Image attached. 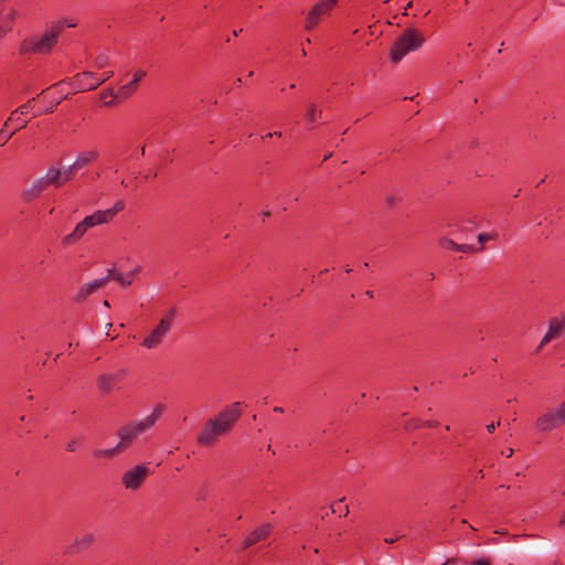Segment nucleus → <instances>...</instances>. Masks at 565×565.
I'll return each mask as SVG.
<instances>
[{
	"label": "nucleus",
	"mask_w": 565,
	"mask_h": 565,
	"mask_svg": "<svg viewBox=\"0 0 565 565\" xmlns=\"http://www.w3.org/2000/svg\"><path fill=\"white\" fill-rule=\"evenodd\" d=\"M321 110H318L315 105H311L307 111L306 118L309 122H315L321 117Z\"/></svg>",
	"instance_id": "obj_28"
},
{
	"label": "nucleus",
	"mask_w": 565,
	"mask_h": 565,
	"mask_svg": "<svg viewBox=\"0 0 565 565\" xmlns=\"http://www.w3.org/2000/svg\"><path fill=\"white\" fill-rule=\"evenodd\" d=\"M14 135V131H10L7 127L0 129V147L4 146Z\"/></svg>",
	"instance_id": "obj_29"
},
{
	"label": "nucleus",
	"mask_w": 565,
	"mask_h": 565,
	"mask_svg": "<svg viewBox=\"0 0 565 565\" xmlns=\"http://www.w3.org/2000/svg\"><path fill=\"white\" fill-rule=\"evenodd\" d=\"M104 306L108 308L109 307V302L107 300H105L104 301Z\"/></svg>",
	"instance_id": "obj_49"
},
{
	"label": "nucleus",
	"mask_w": 565,
	"mask_h": 565,
	"mask_svg": "<svg viewBox=\"0 0 565 565\" xmlns=\"http://www.w3.org/2000/svg\"><path fill=\"white\" fill-rule=\"evenodd\" d=\"M65 448H66L67 451L74 452L78 448L77 441L76 440L68 441L66 444Z\"/></svg>",
	"instance_id": "obj_35"
},
{
	"label": "nucleus",
	"mask_w": 565,
	"mask_h": 565,
	"mask_svg": "<svg viewBox=\"0 0 565 565\" xmlns=\"http://www.w3.org/2000/svg\"><path fill=\"white\" fill-rule=\"evenodd\" d=\"M273 529V524L268 522L254 529L245 536L242 543V550H246L258 542L265 541L271 534Z\"/></svg>",
	"instance_id": "obj_12"
},
{
	"label": "nucleus",
	"mask_w": 565,
	"mask_h": 565,
	"mask_svg": "<svg viewBox=\"0 0 565 565\" xmlns=\"http://www.w3.org/2000/svg\"><path fill=\"white\" fill-rule=\"evenodd\" d=\"M404 427L406 430H415L425 427V424L422 419L411 418L405 422Z\"/></svg>",
	"instance_id": "obj_27"
},
{
	"label": "nucleus",
	"mask_w": 565,
	"mask_h": 565,
	"mask_svg": "<svg viewBox=\"0 0 565 565\" xmlns=\"http://www.w3.org/2000/svg\"><path fill=\"white\" fill-rule=\"evenodd\" d=\"M425 38L415 28L406 29L392 44L390 56L393 63H398L408 53L415 52L423 46Z\"/></svg>",
	"instance_id": "obj_5"
},
{
	"label": "nucleus",
	"mask_w": 565,
	"mask_h": 565,
	"mask_svg": "<svg viewBox=\"0 0 565 565\" xmlns=\"http://www.w3.org/2000/svg\"><path fill=\"white\" fill-rule=\"evenodd\" d=\"M412 4H413V2H412V1H409V2L406 4V7H405V11H404V13H403L404 15H407V9H409V8L412 7Z\"/></svg>",
	"instance_id": "obj_41"
},
{
	"label": "nucleus",
	"mask_w": 565,
	"mask_h": 565,
	"mask_svg": "<svg viewBox=\"0 0 565 565\" xmlns=\"http://www.w3.org/2000/svg\"><path fill=\"white\" fill-rule=\"evenodd\" d=\"M239 417V403H234L224 408L206 422L196 437V443L203 447H212L233 428Z\"/></svg>",
	"instance_id": "obj_1"
},
{
	"label": "nucleus",
	"mask_w": 565,
	"mask_h": 565,
	"mask_svg": "<svg viewBox=\"0 0 565 565\" xmlns=\"http://www.w3.org/2000/svg\"><path fill=\"white\" fill-rule=\"evenodd\" d=\"M330 2H333L335 4L338 2V0H330Z\"/></svg>",
	"instance_id": "obj_50"
},
{
	"label": "nucleus",
	"mask_w": 565,
	"mask_h": 565,
	"mask_svg": "<svg viewBox=\"0 0 565 565\" xmlns=\"http://www.w3.org/2000/svg\"><path fill=\"white\" fill-rule=\"evenodd\" d=\"M565 332V316L562 315L561 317H555L550 320L548 328L543 337L540 348L544 344L548 343L550 341L559 338Z\"/></svg>",
	"instance_id": "obj_14"
},
{
	"label": "nucleus",
	"mask_w": 565,
	"mask_h": 565,
	"mask_svg": "<svg viewBox=\"0 0 565 565\" xmlns=\"http://www.w3.org/2000/svg\"><path fill=\"white\" fill-rule=\"evenodd\" d=\"M118 271L111 267L107 270V275L104 277V278H107V282L113 279V280H116V276H117Z\"/></svg>",
	"instance_id": "obj_34"
},
{
	"label": "nucleus",
	"mask_w": 565,
	"mask_h": 565,
	"mask_svg": "<svg viewBox=\"0 0 565 565\" xmlns=\"http://www.w3.org/2000/svg\"><path fill=\"white\" fill-rule=\"evenodd\" d=\"M104 104H105V106H110L113 104V100L105 102Z\"/></svg>",
	"instance_id": "obj_47"
},
{
	"label": "nucleus",
	"mask_w": 565,
	"mask_h": 565,
	"mask_svg": "<svg viewBox=\"0 0 565 565\" xmlns=\"http://www.w3.org/2000/svg\"><path fill=\"white\" fill-rule=\"evenodd\" d=\"M6 34L4 30L0 28V36H3Z\"/></svg>",
	"instance_id": "obj_48"
},
{
	"label": "nucleus",
	"mask_w": 565,
	"mask_h": 565,
	"mask_svg": "<svg viewBox=\"0 0 565 565\" xmlns=\"http://www.w3.org/2000/svg\"><path fill=\"white\" fill-rule=\"evenodd\" d=\"M61 93V96L56 98L55 100H52L45 108L44 111L46 114H51L54 111L55 107L65 98L68 96V92L64 93V89L61 92V89H57Z\"/></svg>",
	"instance_id": "obj_25"
},
{
	"label": "nucleus",
	"mask_w": 565,
	"mask_h": 565,
	"mask_svg": "<svg viewBox=\"0 0 565 565\" xmlns=\"http://www.w3.org/2000/svg\"><path fill=\"white\" fill-rule=\"evenodd\" d=\"M29 119L24 115L20 114L18 109H13L10 116L3 122L4 127L14 131V134L26 127Z\"/></svg>",
	"instance_id": "obj_20"
},
{
	"label": "nucleus",
	"mask_w": 565,
	"mask_h": 565,
	"mask_svg": "<svg viewBox=\"0 0 565 565\" xmlns=\"http://www.w3.org/2000/svg\"><path fill=\"white\" fill-rule=\"evenodd\" d=\"M70 86L74 93L93 90L98 87L97 74L85 71L77 73L71 79H63L54 84L53 88L63 90L64 86Z\"/></svg>",
	"instance_id": "obj_7"
},
{
	"label": "nucleus",
	"mask_w": 565,
	"mask_h": 565,
	"mask_svg": "<svg viewBox=\"0 0 565 565\" xmlns=\"http://www.w3.org/2000/svg\"><path fill=\"white\" fill-rule=\"evenodd\" d=\"M94 533H84L74 539L72 544H70L66 548V553L68 554H77L85 550H87L95 542Z\"/></svg>",
	"instance_id": "obj_17"
},
{
	"label": "nucleus",
	"mask_w": 565,
	"mask_h": 565,
	"mask_svg": "<svg viewBox=\"0 0 565 565\" xmlns=\"http://www.w3.org/2000/svg\"><path fill=\"white\" fill-rule=\"evenodd\" d=\"M43 114H46V113L44 111V108H43V109H41V108H34L32 117H33V118H34V117H40V116H42Z\"/></svg>",
	"instance_id": "obj_37"
},
{
	"label": "nucleus",
	"mask_w": 565,
	"mask_h": 565,
	"mask_svg": "<svg viewBox=\"0 0 565 565\" xmlns=\"http://www.w3.org/2000/svg\"><path fill=\"white\" fill-rule=\"evenodd\" d=\"M332 511H333V513L338 512L339 516H342V515L345 516L349 513V507L342 505V501H340L332 507Z\"/></svg>",
	"instance_id": "obj_31"
},
{
	"label": "nucleus",
	"mask_w": 565,
	"mask_h": 565,
	"mask_svg": "<svg viewBox=\"0 0 565 565\" xmlns=\"http://www.w3.org/2000/svg\"><path fill=\"white\" fill-rule=\"evenodd\" d=\"M472 565H491L489 559H477L472 563Z\"/></svg>",
	"instance_id": "obj_39"
},
{
	"label": "nucleus",
	"mask_w": 565,
	"mask_h": 565,
	"mask_svg": "<svg viewBox=\"0 0 565 565\" xmlns=\"http://www.w3.org/2000/svg\"><path fill=\"white\" fill-rule=\"evenodd\" d=\"M113 76H114L113 71H106L102 75L97 74L98 86L102 85L103 83H105L106 81H108L109 78H111Z\"/></svg>",
	"instance_id": "obj_32"
},
{
	"label": "nucleus",
	"mask_w": 565,
	"mask_h": 565,
	"mask_svg": "<svg viewBox=\"0 0 565 565\" xmlns=\"http://www.w3.org/2000/svg\"><path fill=\"white\" fill-rule=\"evenodd\" d=\"M273 136L280 137V136H281V132H280V131H275V132H273V134H271V132H269V134H267L264 138H266V137L270 138V137H273Z\"/></svg>",
	"instance_id": "obj_40"
},
{
	"label": "nucleus",
	"mask_w": 565,
	"mask_h": 565,
	"mask_svg": "<svg viewBox=\"0 0 565 565\" xmlns=\"http://www.w3.org/2000/svg\"><path fill=\"white\" fill-rule=\"evenodd\" d=\"M110 64L109 56L107 53H99L94 60V66L98 70H103Z\"/></svg>",
	"instance_id": "obj_24"
},
{
	"label": "nucleus",
	"mask_w": 565,
	"mask_h": 565,
	"mask_svg": "<svg viewBox=\"0 0 565 565\" xmlns=\"http://www.w3.org/2000/svg\"><path fill=\"white\" fill-rule=\"evenodd\" d=\"M175 308H170L160 319L158 324L151 330V332L142 339L140 344L149 350L158 348L163 342L166 337L171 332L175 322Z\"/></svg>",
	"instance_id": "obj_6"
},
{
	"label": "nucleus",
	"mask_w": 565,
	"mask_h": 565,
	"mask_svg": "<svg viewBox=\"0 0 565 565\" xmlns=\"http://www.w3.org/2000/svg\"><path fill=\"white\" fill-rule=\"evenodd\" d=\"M499 425H500V422L491 423V424L487 425V431L489 434H492L495 430L497 426H499Z\"/></svg>",
	"instance_id": "obj_36"
},
{
	"label": "nucleus",
	"mask_w": 565,
	"mask_h": 565,
	"mask_svg": "<svg viewBox=\"0 0 565 565\" xmlns=\"http://www.w3.org/2000/svg\"><path fill=\"white\" fill-rule=\"evenodd\" d=\"M274 412H275V413H282V412H284V408H282V407H280V406H275V407H274Z\"/></svg>",
	"instance_id": "obj_42"
},
{
	"label": "nucleus",
	"mask_w": 565,
	"mask_h": 565,
	"mask_svg": "<svg viewBox=\"0 0 565 565\" xmlns=\"http://www.w3.org/2000/svg\"><path fill=\"white\" fill-rule=\"evenodd\" d=\"M559 524H561L562 526H565V510H564V513H563L562 519H561V521H559Z\"/></svg>",
	"instance_id": "obj_43"
},
{
	"label": "nucleus",
	"mask_w": 565,
	"mask_h": 565,
	"mask_svg": "<svg viewBox=\"0 0 565 565\" xmlns=\"http://www.w3.org/2000/svg\"><path fill=\"white\" fill-rule=\"evenodd\" d=\"M49 188H51V185L46 181L45 177L42 175L35 179L28 188L21 192V200L23 202H31L39 198Z\"/></svg>",
	"instance_id": "obj_13"
},
{
	"label": "nucleus",
	"mask_w": 565,
	"mask_h": 565,
	"mask_svg": "<svg viewBox=\"0 0 565 565\" xmlns=\"http://www.w3.org/2000/svg\"><path fill=\"white\" fill-rule=\"evenodd\" d=\"M564 316H565V312H564Z\"/></svg>",
	"instance_id": "obj_52"
},
{
	"label": "nucleus",
	"mask_w": 565,
	"mask_h": 565,
	"mask_svg": "<svg viewBox=\"0 0 565 565\" xmlns=\"http://www.w3.org/2000/svg\"><path fill=\"white\" fill-rule=\"evenodd\" d=\"M395 541H396V540H395V539H393V537L385 539V542H386V543H394Z\"/></svg>",
	"instance_id": "obj_45"
},
{
	"label": "nucleus",
	"mask_w": 565,
	"mask_h": 565,
	"mask_svg": "<svg viewBox=\"0 0 565 565\" xmlns=\"http://www.w3.org/2000/svg\"><path fill=\"white\" fill-rule=\"evenodd\" d=\"M99 157V152L96 149H89L79 152L72 164L68 166L73 175L85 167L94 163Z\"/></svg>",
	"instance_id": "obj_15"
},
{
	"label": "nucleus",
	"mask_w": 565,
	"mask_h": 565,
	"mask_svg": "<svg viewBox=\"0 0 565 565\" xmlns=\"http://www.w3.org/2000/svg\"><path fill=\"white\" fill-rule=\"evenodd\" d=\"M122 451L120 448H117V445L113 448L108 449H95L93 455L95 458H111L116 455V452Z\"/></svg>",
	"instance_id": "obj_22"
},
{
	"label": "nucleus",
	"mask_w": 565,
	"mask_h": 565,
	"mask_svg": "<svg viewBox=\"0 0 565 565\" xmlns=\"http://www.w3.org/2000/svg\"><path fill=\"white\" fill-rule=\"evenodd\" d=\"M44 177L51 185V188L54 189L61 188L62 185L70 182L74 178L68 167L61 168L55 166L49 167Z\"/></svg>",
	"instance_id": "obj_10"
},
{
	"label": "nucleus",
	"mask_w": 565,
	"mask_h": 565,
	"mask_svg": "<svg viewBox=\"0 0 565 565\" xmlns=\"http://www.w3.org/2000/svg\"><path fill=\"white\" fill-rule=\"evenodd\" d=\"M513 454V449L512 448H509L508 451H507V457H511Z\"/></svg>",
	"instance_id": "obj_44"
},
{
	"label": "nucleus",
	"mask_w": 565,
	"mask_h": 565,
	"mask_svg": "<svg viewBox=\"0 0 565 565\" xmlns=\"http://www.w3.org/2000/svg\"><path fill=\"white\" fill-rule=\"evenodd\" d=\"M333 7L334 3L330 2V0H321L316 3L306 19L305 28L307 30L313 29L319 23V21L331 11Z\"/></svg>",
	"instance_id": "obj_11"
},
{
	"label": "nucleus",
	"mask_w": 565,
	"mask_h": 565,
	"mask_svg": "<svg viewBox=\"0 0 565 565\" xmlns=\"http://www.w3.org/2000/svg\"><path fill=\"white\" fill-rule=\"evenodd\" d=\"M149 473L148 463L137 465L122 475L121 482L127 490L136 491L141 487Z\"/></svg>",
	"instance_id": "obj_9"
},
{
	"label": "nucleus",
	"mask_w": 565,
	"mask_h": 565,
	"mask_svg": "<svg viewBox=\"0 0 565 565\" xmlns=\"http://www.w3.org/2000/svg\"><path fill=\"white\" fill-rule=\"evenodd\" d=\"M391 0H386L385 2H390Z\"/></svg>",
	"instance_id": "obj_51"
},
{
	"label": "nucleus",
	"mask_w": 565,
	"mask_h": 565,
	"mask_svg": "<svg viewBox=\"0 0 565 565\" xmlns=\"http://www.w3.org/2000/svg\"><path fill=\"white\" fill-rule=\"evenodd\" d=\"M565 424V401L554 409H548L535 420V427L540 431H551Z\"/></svg>",
	"instance_id": "obj_8"
},
{
	"label": "nucleus",
	"mask_w": 565,
	"mask_h": 565,
	"mask_svg": "<svg viewBox=\"0 0 565 565\" xmlns=\"http://www.w3.org/2000/svg\"><path fill=\"white\" fill-rule=\"evenodd\" d=\"M146 76V72L142 71V70H138L137 72L134 73V76H132V79L125 84V85H121L117 93H116V96L117 97H120V98H127L129 97L137 88V85L138 83Z\"/></svg>",
	"instance_id": "obj_19"
},
{
	"label": "nucleus",
	"mask_w": 565,
	"mask_h": 565,
	"mask_svg": "<svg viewBox=\"0 0 565 565\" xmlns=\"http://www.w3.org/2000/svg\"><path fill=\"white\" fill-rule=\"evenodd\" d=\"M498 238V233L489 232V233H480L478 235V242L480 245H483L486 242L493 241Z\"/></svg>",
	"instance_id": "obj_30"
},
{
	"label": "nucleus",
	"mask_w": 565,
	"mask_h": 565,
	"mask_svg": "<svg viewBox=\"0 0 565 565\" xmlns=\"http://www.w3.org/2000/svg\"><path fill=\"white\" fill-rule=\"evenodd\" d=\"M125 207V203L122 201H117L111 207L106 210H98L90 215L84 217L79 223L76 224L74 230L62 237V244L65 246H71L76 244L82 239L85 233L97 225L109 223L118 212L122 211Z\"/></svg>",
	"instance_id": "obj_4"
},
{
	"label": "nucleus",
	"mask_w": 565,
	"mask_h": 565,
	"mask_svg": "<svg viewBox=\"0 0 565 565\" xmlns=\"http://www.w3.org/2000/svg\"><path fill=\"white\" fill-rule=\"evenodd\" d=\"M76 23L66 20H57L49 24L42 34L31 35L21 41L20 55H35L50 53L57 43L60 35L66 28H74Z\"/></svg>",
	"instance_id": "obj_2"
},
{
	"label": "nucleus",
	"mask_w": 565,
	"mask_h": 565,
	"mask_svg": "<svg viewBox=\"0 0 565 565\" xmlns=\"http://www.w3.org/2000/svg\"><path fill=\"white\" fill-rule=\"evenodd\" d=\"M366 295H367L370 298H373V291L369 290V291H366Z\"/></svg>",
	"instance_id": "obj_46"
},
{
	"label": "nucleus",
	"mask_w": 565,
	"mask_h": 565,
	"mask_svg": "<svg viewBox=\"0 0 565 565\" xmlns=\"http://www.w3.org/2000/svg\"><path fill=\"white\" fill-rule=\"evenodd\" d=\"M119 373H104L96 380L97 388L103 394H108L116 388L120 381Z\"/></svg>",
	"instance_id": "obj_16"
},
{
	"label": "nucleus",
	"mask_w": 565,
	"mask_h": 565,
	"mask_svg": "<svg viewBox=\"0 0 565 565\" xmlns=\"http://www.w3.org/2000/svg\"><path fill=\"white\" fill-rule=\"evenodd\" d=\"M35 97L29 98L24 104L20 105L15 109L19 110L20 114L28 116L29 114L33 115V110L35 108Z\"/></svg>",
	"instance_id": "obj_23"
},
{
	"label": "nucleus",
	"mask_w": 565,
	"mask_h": 565,
	"mask_svg": "<svg viewBox=\"0 0 565 565\" xmlns=\"http://www.w3.org/2000/svg\"><path fill=\"white\" fill-rule=\"evenodd\" d=\"M132 280H134L132 271L126 273V274L118 273L116 276V281L125 287L131 285Z\"/></svg>",
	"instance_id": "obj_26"
},
{
	"label": "nucleus",
	"mask_w": 565,
	"mask_h": 565,
	"mask_svg": "<svg viewBox=\"0 0 565 565\" xmlns=\"http://www.w3.org/2000/svg\"><path fill=\"white\" fill-rule=\"evenodd\" d=\"M106 285L107 278H97L92 281H87L78 288L74 298L76 301H83L97 289L105 287Z\"/></svg>",
	"instance_id": "obj_18"
},
{
	"label": "nucleus",
	"mask_w": 565,
	"mask_h": 565,
	"mask_svg": "<svg viewBox=\"0 0 565 565\" xmlns=\"http://www.w3.org/2000/svg\"><path fill=\"white\" fill-rule=\"evenodd\" d=\"M100 97L103 99H106L107 97H116V98H118L111 88L102 90L100 92Z\"/></svg>",
	"instance_id": "obj_33"
},
{
	"label": "nucleus",
	"mask_w": 565,
	"mask_h": 565,
	"mask_svg": "<svg viewBox=\"0 0 565 565\" xmlns=\"http://www.w3.org/2000/svg\"><path fill=\"white\" fill-rule=\"evenodd\" d=\"M440 245L446 249H452V250L462 252V253L480 252L483 249L482 246L475 247V246L468 245V244H458L449 238L441 239Z\"/></svg>",
	"instance_id": "obj_21"
},
{
	"label": "nucleus",
	"mask_w": 565,
	"mask_h": 565,
	"mask_svg": "<svg viewBox=\"0 0 565 565\" xmlns=\"http://www.w3.org/2000/svg\"><path fill=\"white\" fill-rule=\"evenodd\" d=\"M425 427H437L439 423L437 420H424Z\"/></svg>",
	"instance_id": "obj_38"
},
{
	"label": "nucleus",
	"mask_w": 565,
	"mask_h": 565,
	"mask_svg": "<svg viewBox=\"0 0 565 565\" xmlns=\"http://www.w3.org/2000/svg\"><path fill=\"white\" fill-rule=\"evenodd\" d=\"M166 409V405L161 403L156 404L152 407L151 413L147 415L145 418L140 420H134L121 426L117 431V436L119 437L117 448H120L122 451L128 449L140 435H142L143 433H146L156 425V423L163 415Z\"/></svg>",
	"instance_id": "obj_3"
}]
</instances>
